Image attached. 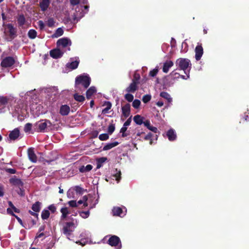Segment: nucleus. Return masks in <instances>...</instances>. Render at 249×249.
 Listing matches in <instances>:
<instances>
[{
  "label": "nucleus",
  "instance_id": "obj_1",
  "mask_svg": "<svg viewBox=\"0 0 249 249\" xmlns=\"http://www.w3.org/2000/svg\"><path fill=\"white\" fill-rule=\"evenodd\" d=\"M91 82V79L87 74L84 73L77 76L75 78V88L77 89L80 85H82L84 89H87Z\"/></svg>",
  "mask_w": 249,
  "mask_h": 249
},
{
  "label": "nucleus",
  "instance_id": "obj_2",
  "mask_svg": "<svg viewBox=\"0 0 249 249\" xmlns=\"http://www.w3.org/2000/svg\"><path fill=\"white\" fill-rule=\"evenodd\" d=\"M176 66L177 67V69L183 71L186 73V71L189 68L188 72L191 68L192 64L190 60L187 58H178L176 62Z\"/></svg>",
  "mask_w": 249,
  "mask_h": 249
},
{
  "label": "nucleus",
  "instance_id": "obj_3",
  "mask_svg": "<svg viewBox=\"0 0 249 249\" xmlns=\"http://www.w3.org/2000/svg\"><path fill=\"white\" fill-rule=\"evenodd\" d=\"M52 125L53 124L50 120L47 119L41 120L36 124V126L37 127L36 131L38 132H47L48 128Z\"/></svg>",
  "mask_w": 249,
  "mask_h": 249
},
{
  "label": "nucleus",
  "instance_id": "obj_4",
  "mask_svg": "<svg viewBox=\"0 0 249 249\" xmlns=\"http://www.w3.org/2000/svg\"><path fill=\"white\" fill-rule=\"evenodd\" d=\"M13 99L10 97L0 96V113L6 107L12 105Z\"/></svg>",
  "mask_w": 249,
  "mask_h": 249
},
{
  "label": "nucleus",
  "instance_id": "obj_5",
  "mask_svg": "<svg viewBox=\"0 0 249 249\" xmlns=\"http://www.w3.org/2000/svg\"><path fill=\"white\" fill-rule=\"evenodd\" d=\"M140 76H135L132 83L125 89V91L128 93H134L138 89V84L139 83Z\"/></svg>",
  "mask_w": 249,
  "mask_h": 249
},
{
  "label": "nucleus",
  "instance_id": "obj_6",
  "mask_svg": "<svg viewBox=\"0 0 249 249\" xmlns=\"http://www.w3.org/2000/svg\"><path fill=\"white\" fill-rule=\"evenodd\" d=\"M75 229L73 222H66L62 229L63 233L67 237L70 236ZM69 238V237H68Z\"/></svg>",
  "mask_w": 249,
  "mask_h": 249
},
{
  "label": "nucleus",
  "instance_id": "obj_7",
  "mask_svg": "<svg viewBox=\"0 0 249 249\" xmlns=\"http://www.w3.org/2000/svg\"><path fill=\"white\" fill-rule=\"evenodd\" d=\"M107 243L112 247H116L117 249H121L122 248L120 239L116 235H111L108 240Z\"/></svg>",
  "mask_w": 249,
  "mask_h": 249
},
{
  "label": "nucleus",
  "instance_id": "obj_8",
  "mask_svg": "<svg viewBox=\"0 0 249 249\" xmlns=\"http://www.w3.org/2000/svg\"><path fill=\"white\" fill-rule=\"evenodd\" d=\"M15 59L12 56H7L3 59L0 63V66L7 68L13 66L15 63Z\"/></svg>",
  "mask_w": 249,
  "mask_h": 249
},
{
  "label": "nucleus",
  "instance_id": "obj_9",
  "mask_svg": "<svg viewBox=\"0 0 249 249\" xmlns=\"http://www.w3.org/2000/svg\"><path fill=\"white\" fill-rule=\"evenodd\" d=\"M56 45L57 47L66 48L71 45V41L68 37H63L57 41Z\"/></svg>",
  "mask_w": 249,
  "mask_h": 249
},
{
  "label": "nucleus",
  "instance_id": "obj_10",
  "mask_svg": "<svg viewBox=\"0 0 249 249\" xmlns=\"http://www.w3.org/2000/svg\"><path fill=\"white\" fill-rule=\"evenodd\" d=\"M6 27L8 29L10 39L11 40L14 39L17 36L16 28L11 23L7 24Z\"/></svg>",
  "mask_w": 249,
  "mask_h": 249
},
{
  "label": "nucleus",
  "instance_id": "obj_11",
  "mask_svg": "<svg viewBox=\"0 0 249 249\" xmlns=\"http://www.w3.org/2000/svg\"><path fill=\"white\" fill-rule=\"evenodd\" d=\"M195 58L196 60H199L203 53V49L201 44H198L195 48Z\"/></svg>",
  "mask_w": 249,
  "mask_h": 249
},
{
  "label": "nucleus",
  "instance_id": "obj_12",
  "mask_svg": "<svg viewBox=\"0 0 249 249\" xmlns=\"http://www.w3.org/2000/svg\"><path fill=\"white\" fill-rule=\"evenodd\" d=\"M50 56L54 59H57L63 56V52L59 49H54L50 52Z\"/></svg>",
  "mask_w": 249,
  "mask_h": 249
},
{
  "label": "nucleus",
  "instance_id": "obj_13",
  "mask_svg": "<svg viewBox=\"0 0 249 249\" xmlns=\"http://www.w3.org/2000/svg\"><path fill=\"white\" fill-rule=\"evenodd\" d=\"M20 132L18 128H15L11 131L9 134V138L10 140L15 141L19 137Z\"/></svg>",
  "mask_w": 249,
  "mask_h": 249
},
{
  "label": "nucleus",
  "instance_id": "obj_14",
  "mask_svg": "<svg viewBox=\"0 0 249 249\" xmlns=\"http://www.w3.org/2000/svg\"><path fill=\"white\" fill-rule=\"evenodd\" d=\"M28 156L29 160L33 162L36 163L37 161V158L36 156L35 152L34 151V149L32 148H30L28 149Z\"/></svg>",
  "mask_w": 249,
  "mask_h": 249
},
{
  "label": "nucleus",
  "instance_id": "obj_15",
  "mask_svg": "<svg viewBox=\"0 0 249 249\" xmlns=\"http://www.w3.org/2000/svg\"><path fill=\"white\" fill-rule=\"evenodd\" d=\"M9 182L11 184L15 186H18V188L22 187L23 183L21 180L17 178L16 176H14L9 179Z\"/></svg>",
  "mask_w": 249,
  "mask_h": 249
},
{
  "label": "nucleus",
  "instance_id": "obj_16",
  "mask_svg": "<svg viewBox=\"0 0 249 249\" xmlns=\"http://www.w3.org/2000/svg\"><path fill=\"white\" fill-rule=\"evenodd\" d=\"M130 105L129 103L126 104L122 107V114L125 118L130 115Z\"/></svg>",
  "mask_w": 249,
  "mask_h": 249
},
{
  "label": "nucleus",
  "instance_id": "obj_17",
  "mask_svg": "<svg viewBox=\"0 0 249 249\" xmlns=\"http://www.w3.org/2000/svg\"><path fill=\"white\" fill-rule=\"evenodd\" d=\"M70 112V107L67 105H62L60 107L59 113L62 116H67Z\"/></svg>",
  "mask_w": 249,
  "mask_h": 249
},
{
  "label": "nucleus",
  "instance_id": "obj_18",
  "mask_svg": "<svg viewBox=\"0 0 249 249\" xmlns=\"http://www.w3.org/2000/svg\"><path fill=\"white\" fill-rule=\"evenodd\" d=\"M166 136L170 141H174L177 139V135L175 130L171 128L166 132Z\"/></svg>",
  "mask_w": 249,
  "mask_h": 249
},
{
  "label": "nucleus",
  "instance_id": "obj_19",
  "mask_svg": "<svg viewBox=\"0 0 249 249\" xmlns=\"http://www.w3.org/2000/svg\"><path fill=\"white\" fill-rule=\"evenodd\" d=\"M50 3V0H42L39 3V6L42 11L44 12L47 10Z\"/></svg>",
  "mask_w": 249,
  "mask_h": 249
},
{
  "label": "nucleus",
  "instance_id": "obj_20",
  "mask_svg": "<svg viewBox=\"0 0 249 249\" xmlns=\"http://www.w3.org/2000/svg\"><path fill=\"white\" fill-rule=\"evenodd\" d=\"M174 65L173 62L171 61H166L165 63L163 64V68H162V71L165 72L167 73L168 72L169 69L172 67Z\"/></svg>",
  "mask_w": 249,
  "mask_h": 249
},
{
  "label": "nucleus",
  "instance_id": "obj_21",
  "mask_svg": "<svg viewBox=\"0 0 249 249\" xmlns=\"http://www.w3.org/2000/svg\"><path fill=\"white\" fill-rule=\"evenodd\" d=\"M17 19L18 26L21 27L25 23V18L23 14L18 15Z\"/></svg>",
  "mask_w": 249,
  "mask_h": 249
},
{
  "label": "nucleus",
  "instance_id": "obj_22",
  "mask_svg": "<svg viewBox=\"0 0 249 249\" xmlns=\"http://www.w3.org/2000/svg\"><path fill=\"white\" fill-rule=\"evenodd\" d=\"M187 75V77H185L184 75H180L178 73L174 71H173L170 73V75L171 76L174 77V78H179V77H181V78L183 79H187L189 77V72H188V73H186Z\"/></svg>",
  "mask_w": 249,
  "mask_h": 249
},
{
  "label": "nucleus",
  "instance_id": "obj_23",
  "mask_svg": "<svg viewBox=\"0 0 249 249\" xmlns=\"http://www.w3.org/2000/svg\"><path fill=\"white\" fill-rule=\"evenodd\" d=\"M96 92V89L94 87H91L86 91V97L89 99L91 96Z\"/></svg>",
  "mask_w": 249,
  "mask_h": 249
},
{
  "label": "nucleus",
  "instance_id": "obj_24",
  "mask_svg": "<svg viewBox=\"0 0 249 249\" xmlns=\"http://www.w3.org/2000/svg\"><path fill=\"white\" fill-rule=\"evenodd\" d=\"M93 166L91 164H88L86 166L82 165L79 168V170L81 173H86L89 172L92 169Z\"/></svg>",
  "mask_w": 249,
  "mask_h": 249
},
{
  "label": "nucleus",
  "instance_id": "obj_25",
  "mask_svg": "<svg viewBox=\"0 0 249 249\" xmlns=\"http://www.w3.org/2000/svg\"><path fill=\"white\" fill-rule=\"evenodd\" d=\"M118 144H119V142H111V143H108L103 147V150L107 151V150H109V149L116 146Z\"/></svg>",
  "mask_w": 249,
  "mask_h": 249
},
{
  "label": "nucleus",
  "instance_id": "obj_26",
  "mask_svg": "<svg viewBox=\"0 0 249 249\" xmlns=\"http://www.w3.org/2000/svg\"><path fill=\"white\" fill-rule=\"evenodd\" d=\"M143 119L141 115H136L134 117L133 120L137 124L141 125L143 123Z\"/></svg>",
  "mask_w": 249,
  "mask_h": 249
},
{
  "label": "nucleus",
  "instance_id": "obj_27",
  "mask_svg": "<svg viewBox=\"0 0 249 249\" xmlns=\"http://www.w3.org/2000/svg\"><path fill=\"white\" fill-rule=\"evenodd\" d=\"M64 34V31L62 28H57L54 34L52 36L53 38H57L63 35Z\"/></svg>",
  "mask_w": 249,
  "mask_h": 249
},
{
  "label": "nucleus",
  "instance_id": "obj_28",
  "mask_svg": "<svg viewBox=\"0 0 249 249\" xmlns=\"http://www.w3.org/2000/svg\"><path fill=\"white\" fill-rule=\"evenodd\" d=\"M78 65L79 61L76 60L71 63H67V67L71 70H74L78 67Z\"/></svg>",
  "mask_w": 249,
  "mask_h": 249
},
{
  "label": "nucleus",
  "instance_id": "obj_29",
  "mask_svg": "<svg viewBox=\"0 0 249 249\" xmlns=\"http://www.w3.org/2000/svg\"><path fill=\"white\" fill-rule=\"evenodd\" d=\"M107 160L106 157H102L97 159V169H99L103 166V164Z\"/></svg>",
  "mask_w": 249,
  "mask_h": 249
},
{
  "label": "nucleus",
  "instance_id": "obj_30",
  "mask_svg": "<svg viewBox=\"0 0 249 249\" xmlns=\"http://www.w3.org/2000/svg\"><path fill=\"white\" fill-rule=\"evenodd\" d=\"M112 213L113 215L121 216L123 213V210L120 207H114L112 210Z\"/></svg>",
  "mask_w": 249,
  "mask_h": 249
},
{
  "label": "nucleus",
  "instance_id": "obj_31",
  "mask_svg": "<svg viewBox=\"0 0 249 249\" xmlns=\"http://www.w3.org/2000/svg\"><path fill=\"white\" fill-rule=\"evenodd\" d=\"M160 96L166 99L168 102L170 103L172 101V98L170 97V94L167 92L162 91L160 93Z\"/></svg>",
  "mask_w": 249,
  "mask_h": 249
},
{
  "label": "nucleus",
  "instance_id": "obj_32",
  "mask_svg": "<svg viewBox=\"0 0 249 249\" xmlns=\"http://www.w3.org/2000/svg\"><path fill=\"white\" fill-rule=\"evenodd\" d=\"M41 203L39 201L36 202L33 204L32 209L35 212H39L40 210V206Z\"/></svg>",
  "mask_w": 249,
  "mask_h": 249
},
{
  "label": "nucleus",
  "instance_id": "obj_33",
  "mask_svg": "<svg viewBox=\"0 0 249 249\" xmlns=\"http://www.w3.org/2000/svg\"><path fill=\"white\" fill-rule=\"evenodd\" d=\"M60 212L62 213L61 218L64 219L67 217L70 212L67 207H63L61 209Z\"/></svg>",
  "mask_w": 249,
  "mask_h": 249
},
{
  "label": "nucleus",
  "instance_id": "obj_34",
  "mask_svg": "<svg viewBox=\"0 0 249 249\" xmlns=\"http://www.w3.org/2000/svg\"><path fill=\"white\" fill-rule=\"evenodd\" d=\"M28 36L30 39H35L37 36V32L35 30L31 29L28 32Z\"/></svg>",
  "mask_w": 249,
  "mask_h": 249
},
{
  "label": "nucleus",
  "instance_id": "obj_35",
  "mask_svg": "<svg viewBox=\"0 0 249 249\" xmlns=\"http://www.w3.org/2000/svg\"><path fill=\"white\" fill-rule=\"evenodd\" d=\"M73 98L75 100L79 102H83L85 100V98L83 95H79L78 93L74 94Z\"/></svg>",
  "mask_w": 249,
  "mask_h": 249
},
{
  "label": "nucleus",
  "instance_id": "obj_36",
  "mask_svg": "<svg viewBox=\"0 0 249 249\" xmlns=\"http://www.w3.org/2000/svg\"><path fill=\"white\" fill-rule=\"evenodd\" d=\"M50 212L48 210H43L41 213V218L43 220L47 219L50 216Z\"/></svg>",
  "mask_w": 249,
  "mask_h": 249
},
{
  "label": "nucleus",
  "instance_id": "obj_37",
  "mask_svg": "<svg viewBox=\"0 0 249 249\" xmlns=\"http://www.w3.org/2000/svg\"><path fill=\"white\" fill-rule=\"evenodd\" d=\"M116 173L112 175V177L114 178L115 180L117 181V182H119L120 180L121 179V171H117V169H116Z\"/></svg>",
  "mask_w": 249,
  "mask_h": 249
},
{
  "label": "nucleus",
  "instance_id": "obj_38",
  "mask_svg": "<svg viewBox=\"0 0 249 249\" xmlns=\"http://www.w3.org/2000/svg\"><path fill=\"white\" fill-rule=\"evenodd\" d=\"M153 137H154L153 135L151 132H149L147 135H146L143 137V139L145 141H149L150 144H152V143H153L152 138Z\"/></svg>",
  "mask_w": 249,
  "mask_h": 249
},
{
  "label": "nucleus",
  "instance_id": "obj_39",
  "mask_svg": "<svg viewBox=\"0 0 249 249\" xmlns=\"http://www.w3.org/2000/svg\"><path fill=\"white\" fill-rule=\"evenodd\" d=\"M249 122V113L247 112H245L244 115L242 116L241 118V120L239 122V123H244L245 122Z\"/></svg>",
  "mask_w": 249,
  "mask_h": 249
},
{
  "label": "nucleus",
  "instance_id": "obj_40",
  "mask_svg": "<svg viewBox=\"0 0 249 249\" xmlns=\"http://www.w3.org/2000/svg\"><path fill=\"white\" fill-rule=\"evenodd\" d=\"M141 101L138 99H135L132 103V106L134 108L138 109L141 105Z\"/></svg>",
  "mask_w": 249,
  "mask_h": 249
},
{
  "label": "nucleus",
  "instance_id": "obj_41",
  "mask_svg": "<svg viewBox=\"0 0 249 249\" xmlns=\"http://www.w3.org/2000/svg\"><path fill=\"white\" fill-rule=\"evenodd\" d=\"M151 99V96L150 94H145L143 96L142 101L144 103H147Z\"/></svg>",
  "mask_w": 249,
  "mask_h": 249
},
{
  "label": "nucleus",
  "instance_id": "obj_42",
  "mask_svg": "<svg viewBox=\"0 0 249 249\" xmlns=\"http://www.w3.org/2000/svg\"><path fill=\"white\" fill-rule=\"evenodd\" d=\"M124 98L129 102H131L134 99V96L132 94L128 92L124 95Z\"/></svg>",
  "mask_w": 249,
  "mask_h": 249
},
{
  "label": "nucleus",
  "instance_id": "obj_43",
  "mask_svg": "<svg viewBox=\"0 0 249 249\" xmlns=\"http://www.w3.org/2000/svg\"><path fill=\"white\" fill-rule=\"evenodd\" d=\"M109 138L108 134L107 133L101 134L99 136V139L101 141H106L108 140Z\"/></svg>",
  "mask_w": 249,
  "mask_h": 249
},
{
  "label": "nucleus",
  "instance_id": "obj_44",
  "mask_svg": "<svg viewBox=\"0 0 249 249\" xmlns=\"http://www.w3.org/2000/svg\"><path fill=\"white\" fill-rule=\"evenodd\" d=\"M29 221L31 222V224H28L27 225V229H30L32 227H33V226L35 225L36 223V220L33 219L32 218V217H30L28 219Z\"/></svg>",
  "mask_w": 249,
  "mask_h": 249
},
{
  "label": "nucleus",
  "instance_id": "obj_45",
  "mask_svg": "<svg viewBox=\"0 0 249 249\" xmlns=\"http://www.w3.org/2000/svg\"><path fill=\"white\" fill-rule=\"evenodd\" d=\"M115 127L114 124H110L108 127L107 132L109 134H111L115 130Z\"/></svg>",
  "mask_w": 249,
  "mask_h": 249
},
{
  "label": "nucleus",
  "instance_id": "obj_46",
  "mask_svg": "<svg viewBox=\"0 0 249 249\" xmlns=\"http://www.w3.org/2000/svg\"><path fill=\"white\" fill-rule=\"evenodd\" d=\"M32 127V124H30V123L26 124L25 125V126L24 128V131L25 132H29L31 130Z\"/></svg>",
  "mask_w": 249,
  "mask_h": 249
},
{
  "label": "nucleus",
  "instance_id": "obj_47",
  "mask_svg": "<svg viewBox=\"0 0 249 249\" xmlns=\"http://www.w3.org/2000/svg\"><path fill=\"white\" fill-rule=\"evenodd\" d=\"M14 217L17 219V220L20 223V224L22 226V227H24L25 229H27V224L26 223L23 224V223L20 218H19L18 216L16 215H15Z\"/></svg>",
  "mask_w": 249,
  "mask_h": 249
},
{
  "label": "nucleus",
  "instance_id": "obj_48",
  "mask_svg": "<svg viewBox=\"0 0 249 249\" xmlns=\"http://www.w3.org/2000/svg\"><path fill=\"white\" fill-rule=\"evenodd\" d=\"M49 211H50L52 213H54L56 210V207L54 204H51L48 207Z\"/></svg>",
  "mask_w": 249,
  "mask_h": 249
},
{
  "label": "nucleus",
  "instance_id": "obj_49",
  "mask_svg": "<svg viewBox=\"0 0 249 249\" xmlns=\"http://www.w3.org/2000/svg\"><path fill=\"white\" fill-rule=\"evenodd\" d=\"M80 214L82 217L84 218H86L89 216V211L86 212L83 211L80 213Z\"/></svg>",
  "mask_w": 249,
  "mask_h": 249
},
{
  "label": "nucleus",
  "instance_id": "obj_50",
  "mask_svg": "<svg viewBox=\"0 0 249 249\" xmlns=\"http://www.w3.org/2000/svg\"><path fill=\"white\" fill-rule=\"evenodd\" d=\"M158 71V69H154L149 72V75L152 77H154L157 74Z\"/></svg>",
  "mask_w": 249,
  "mask_h": 249
},
{
  "label": "nucleus",
  "instance_id": "obj_51",
  "mask_svg": "<svg viewBox=\"0 0 249 249\" xmlns=\"http://www.w3.org/2000/svg\"><path fill=\"white\" fill-rule=\"evenodd\" d=\"M74 190L77 193L81 194L83 193V189L79 186H76L74 187Z\"/></svg>",
  "mask_w": 249,
  "mask_h": 249
},
{
  "label": "nucleus",
  "instance_id": "obj_52",
  "mask_svg": "<svg viewBox=\"0 0 249 249\" xmlns=\"http://www.w3.org/2000/svg\"><path fill=\"white\" fill-rule=\"evenodd\" d=\"M70 206L71 207H77V204L76 200H71L68 202Z\"/></svg>",
  "mask_w": 249,
  "mask_h": 249
},
{
  "label": "nucleus",
  "instance_id": "obj_53",
  "mask_svg": "<svg viewBox=\"0 0 249 249\" xmlns=\"http://www.w3.org/2000/svg\"><path fill=\"white\" fill-rule=\"evenodd\" d=\"M5 170L7 173L11 174H16L17 172L15 169L13 168H6Z\"/></svg>",
  "mask_w": 249,
  "mask_h": 249
},
{
  "label": "nucleus",
  "instance_id": "obj_54",
  "mask_svg": "<svg viewBox=\"0 0 249 249\" xmlns=\"http://www.w3.org/2000/svg\"><path fill=\"white\" fill-rule=\"evenodd\" d=\"M48 26L50 27H52L54 25V20L53 18H50L48 20Z\"/></svg>",
  "mask_w": 249,
  "mask_h": 249
},
{
  "label": "nucleus",
  "instance_id": "obj_55",
  "mask_svg": "<svg viewBox=\"0 0 249 249\" xmlns=\"http://www.w3.org/2000/svg\"><path fill=\"white\" fill-rule=\"evenodd\" d=\"M38 23V25L40 28V30H43L44 27H45V24L43 22V21L42 20H39L38 21V22H37Z\"/></svg>",
  "mask_w": 249,
  "mask_h": 249
},
{
  "label": "nucleus",
  "instance_id": "obj_56",
  "mask_svg": "<svg viewBox=\"0 0 249 249\" xmlns=\"http://www.w3.org/2000/svg\"><path fill=\"white\" fill-rule=\"evenodd\" d=\"M17 192L20 196H24V190L22 188V187L18 188V190H17Z\"/></svg>",
  "mask_w": 249,
  "mask_h": 249
},
{
  "label": "nucleus",
  "instance_id": "obj_57",
  "mask_svg": "<svg viewBox=\"0 0 249 249\" xmlns=\"http://www.w3.org/2000/svg\"><path fill=\"white\" fill-rule=\"evenodd\" d=\"M104 106H106V107L108 108V109H110L112 107V104L111 102L109 101H105Z\"/></svg>",
  "mask_w": 249,
  "mask_h": 249
},
{
  "label": "nucleus",
  "instance_id": "obj_58",
  "mask_svg": "<svg viewBox=\"0 0 249 249\" xmlns=\"http://www.w3.org/2000/svg\"><path fill=\"white\" fill-rule=\"evenodd\" d=\"M131 118H132V116H130L126 121L125 122L124 124V125L125 126H127L128 125H129L131 124Z\"/></svg>",
  "mask_w": 249,
  "mask_h": 249
},
{
  "label": "nucleus",
  "instance_id": "obj_59",
  "mask_svg": "<svg viewBox=\"0 0 249 249\" xmlns=\"http://www.w3.org/2000/svg\"><path fill=\"white\" fill-rule=\"evenodd\" d=\"M149 130H151V131L154 132L155 133H157L158 132V128L155 126H153L152 125L150 126V127L148 128Z\"/></svg>",
  "mask_w": 249,
  "mask_h": 249
},
{
  "label": "nucleus",
  "instance_id": "obj_60",
  "mask_svg": "<svg viewBox=\"0 0 249 249\" xmlns=\"http://www.w3.org/2000/svg\"><path fill=\"white\" fill-rule=\"evenodd\" d=\"M143 124H144V126H146L148 129L151 126L150 121L148 120H146L145 121L143 122Z\"/></svg>",
  "mask_w": 249,
  "mask_h": 249
},
{
  "label": "nucleus",
  "instance_id": "obj_61",
  "mask_svg": "<svg viewBox=\"0 0 249 249\" xmlns=\"http://www.w3.org/2000/svg\"><path fill=\"white\" fill-rule=\"evenodd\" d=\"M71 4L73 5H76L79 3V0H70Z\"/></svg>",
  "mask_w": 249,
  "mask_h": 249
},
{
  "label": "nucleus",
  "instance_id": "obj_62",
  "mask_svg": "<svg viewBox=\"0 0 249 249\" xmlns=\"http://www.w3.org/2000/svg\"><path fill=\"white\" fill-rule=\"evenodd\" d=\"M7 213L12 216H15L16 215L13 212L11 208H8L7 209Z\"/></svg>",
  "mask_w": 249,
  "mask_h": 249
},
{
  "label": "nucleus",
  "instance_id": "obj_63",
  "mask_svg": "<svg viewBox=\"0 0 249 249\" xmlns=\"http://www.w3.org/2000/svg\"><path fill=\"white\" fill-rule=\"evenodd\" d=\"M29 213L33 216L36 217L37 219H38V214L37 213V212H35L34 211V212H32L31 211H29Z\"/></svg>",
  "mask_w": 249,
  "mask_h": 249
},
{
  "label": "nucleus",
  "instance_id": "obj_64",
  "mask_svg": "<svg viewBox=\"0 0 249 249\" xmlns=\"http://www.w3.org/2000/svg\"><path fill=\"white\" fill-rule=\"evenodd\" d=\"M98 133L99 132L97 130H94L92 131V135L93 138H96L98 136Z\"/></svg>",
  "mask_w": 249,
  "mask_h": 249
}]
</instances>
